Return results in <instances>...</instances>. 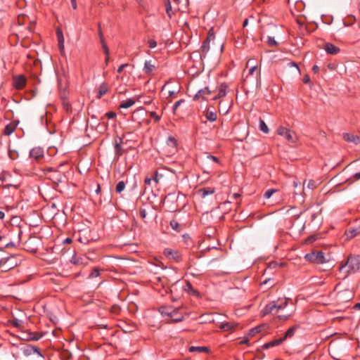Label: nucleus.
Returning a JSON list of instances; mask_svg holds the SVG:
<instances>
[{"label": "nucleus", "mask_w": 360, "mask_h": 360, "mask_svg": "<svg viewBox=\"0 0 360 360\" xmlns=\"http://www.w3.org/2000/svg\"><path fill=\"white\" fill-rule=\"evenodd\" d=\"M288 305V300L286 298H279L276 301H273L266 304L263 309V315L268 314H276L279 310L283 309Z\"/></svg>", "instance_id": "f257e3e1"}, {"label": "nucleus", "mask_w": 360, "mask_h": 360, "mask_svg": "<svg viewBox=\"0 0 360 360\" xmlns=\"http://www.w3.org/2000/svg\"><path fill=\"white\" fill-rule=\"evenodd\" d=\"M345 268H347L346 271L348 274L355 273L360 271V256H349L345 264L340 266V271H342Z\"/></svg>", "instance_id": "f03ea898"}, {"label": "nucleus", "mask_w": 360, "mask_h": 360, "mask_svg": "<svg viewBox=\"0 0 360 360\" xmlns=\"http://www.w3.org/2000/svg\"><path fill=\"white\" fill-rule=\"evenodd\" d=\"M304 259L308 262L315 264H324L329 261V258H327L324 253L319 250H314L306 254Z\"/></svg>", "instance_id": "7ed1b4c3"}, {"label": "nucleus", "mask_w": 360, "mask_h": 360, "mask_svg": "<svg viewBox=\"0 0 360 360\" xmlns=\"http://www.w3.org/2000/svg\"><path fill=\"white\" fill-rule=\"evenodd\" d=\"M16 266V258L14 256H10L0 259V267L3 271H7Z\"/></svg>", "instance_id": "20e7f679"}, {"label": "nucleus", "mask_w": 360, "mask_h": 360, "mask_svg": "<svg viewBox=\"0 0 360 360\" xmlns=\"http://www.w3.org/2000/svg\"><path fill=\"white\" fill-rule=\"evenodd\" d=\"M277 134L280 136H284L290 143H295L297 140L294 132L282 126L277 129Z\"/></svg>", "instance_id": "39448f33"}, {"label": "nucleus", "mask_w": 360, "mask_h": 360, "mask_svg": "<svg viewBox=\"0 0 360 360\" xmlns=\"http://www.w3.org/2000/svg\"><path fill=\"white\" fill-rule=\"evenodd\" d=\"M47 171L51 172L49 178L56 184L62 182L65 179V175L53 167H49Z\"/></svg>", "instance_id": "423d86ee"}, {"label": "nucleus", "mask_w": 360, "mask_h": 360, "mask_svg": "<svg viewBox=\"0 0 360 360\" xmlns=\"http://www.w3.org/2000/svg\"><path fill=\"white\" fill-rule=\"evenodd\" d=\"M21 349L22 351L23 354L26 356H30L33 354H37L39 356L43 357V355L40 352L38 347L35 346L27 345L22 347Z\"/></svg>", "instance_id": "0eeeda50"}, {"label": "nucleus", "mask_w": 360, "mask_h": 360, "mask_svg": "<svg viewBox=\"0 0 360 360\" xmlns=\"http://www.w3.org/2000/svg\"><path fill=\"white\" fill-rule=\"evenodd\" d=\"M26 84V78L24 75H20L13 77V85L17 89H22Z\"/></svg>", "instance_id": "6e6552de"}, {"label": "nucleus", "mask_w": 360, "mask_h": 360, "mask_svg": "<svg viewBox=\"0 0 360 360\" xmlns=\"http://www.w3.org/2000/svg\"><path fill=\"white\" fill-rule=\"evenodd\" d=\"M164 254L166 257L173 259L175 262H180L181 260V255L177 250L167 248L164 250Z\"/></svg>", "instance_id": "1a4fd4ad"}, {"label": "nucleus", "mask_w": 360, "mask_h": 360, "mask_svg": "<svg viewBox=\"0 0 360 360\" xmlns=\"http://www.w3.org/2000/svg\"><path fill=\"white\" fill-rule=\"evenodd\" d=\"M123 143V140L120 137H117L115 139V155L118 158L122 155L124 153V150L122 148V144Z\"/></svg>", "instance_id": "9d476101"}, {"label": "nucleus", "mask_w": 360, "mask_h": 360, "mask_svg": "<svg viewBox=\"0 0 360 360\" xmlns=\"http://www.w3.org/2000/svg\"><path fill=\"white\" fill-rule=\"evenodd\" d=\"M212 91L209 89V87H205L204 89H200L196 94L194 96L195 100H198L202 98L205 100L207 96H210L212 94Z\"/></svg>", "instance_id": "9b49d317"}, {"label": "nucleus", "mask_w": 360, "mask_h": 360, "mask_svg": "<svg viewBox=\"0 0 360 360\" xmlns=\"http://www.w3.org/2000/svg\"><path fill=\"white\" fill-rule=\"evenodd\" d=\"M176 307L172 306H162L159 308V312L162 315L170 318Z\"/></svg>", "instance_id": "f8f14e48"}, {"label": "nucleus", "mask_w": 360, "mask_h": 360, "mask_svg": "<svg viewBox=\"0 0 360 360\" xmlns=\"http://www.w3.org/2000/svg\"><path fill=\"white\" fill-rule=\"evenodd\" d=\"M156 70V66L152 64L150 60H146L144 63L143 72L147 75H153L154 70Z\"/></svg>", "instance_id": "ddd939ff"}, {"label": "nucleus", "mask_w": 360, "mask_h": 360, "mask_svg": "<svg viewBox=\"0 0 360 360\" xmlns=\"http://www.w3.org/2000/svg\"><path fill=\"white\" fill-rule=\"evenodd\" d=\"M324 49L327 53L331 55H336L340 52V49L331 43H326Z\"/></svg>", "instance_id": "4468645a"}, {"label": "nucleus", "mask_w": 360, "mask_h": 360, "mask_svg": "<svg viewBox=\"0 0 360 360\" xmlns=\"http://www.w3.org/2000/svg\"><path fill=\"white\" fill-rule=\"evenodd\" d=\"M183 289L189 295H193L197 297L200 296L199 292L193 288L191 282L189 281L186 282V284L184 285Z\"/></svg>", "instance_id": "2eb2a0df"}, {"label": "nucleus", "mask_w": 360, "mask_h": 360, "mask_svg": "<svg viewBox=\"0 0 360 360\" xmlns=\"http://www.w3.org/2000/svg\"><path fill=\"white\" fill-rule=\"evenodd\" d=\"M210 41H209V39H205L202 44L200 47V58L202 60H203L207 56V54L210 50Z\"/></svg>", "instance_id": "dca6fc26"}, {"label": "nucleus", "mask_w": 360, "mask_h": 360, "mask_svg": "<svg viewBox=\"0 0 360 360\" xmlns=\"http://www.w3.org/2000/svg\"><path fill=\"white\" fill-rule=\"evenodd\" d=\"M343 139L347 142L354 143L358 144L360 143V137L351 134L345 133L343 134Z\"/></svg>", "instance_id": "f3484780"}, {"label": "nucleus", "mask_w": 360, "mask_h": 360, "mask_svg": "<svg viewBox=\"0 0 360 360\" xmlns=\"http://www.w3.org/2000/svg\"><path fill=\"white\" fill-rule=\"evenodd\" d=\"M170 319L173 323H179L183 321L184 315L179 312V309L178 308H176L174 311L172 313Z\"/></svg>", "instance_id": "a211bd4d"}, {"label": "nucleus", "mask_w": 360, "mask_h": 360, "mask_svg": "<svg viewBox=\"0 0 360 360\" xmlns=\"http://www.w3.org/2000/svg\"><path fill=\"white\" fill-rule=\"evenodd\" d=\"M227 87L228 86L226 83L221 84L219 88L218 94L213 98V100H217L218 98L224 97L226 95Z\"/></svg>", "instance_id": "6ab92c4d"}, {"label": "nucleus", "mask_w": 360, "mask_h": 360, "mask_svg": "<svg viewBox=\"0 0 360 360\" xmlns=\"http://www.w3.org/2000/svg\"><path fill=\"white\" fill-rule=\"evenodd\" d=\"M283 342V339H282V338H278V339H275V340H273L271 341H269V342L264 344L262 347H263V349H267L270 347L279 345Z\"/></svg>", "instance_id": "aec40b11"}, {"label": "nucleus", "mask_w": 360, "mask_h": 360, "mask_svg": "<svg viewBox=\"0 0 360 360\" xmlns=\"http://www.w3.org/2000/svg\"><path fill=\"white\" fill-rule=\"evenodd\" d=\"M30 155L31 158L38 160L44 156V153L41 148H35L30 150Z\"/></svg>", "instance_id": "412c9836"}, {"label": "nucleus", "mask_w": 360, "mask_h": 360, "mask_svg": "<svg viewBox=\"0 0 360 360\" xmlns=\"http://www.w3.org/2000/svg\"><path fill=\"white\" fill-rule=\"evenodd\" d=\"M17 123L15 122L8 124L4 128V134L6 136L11 135L15 131Z\"/></svg>", "instance_id": "4be33fe9"}, {"label": "nucleus", "mask_w": 360, "mask_h": 360, "mask_svg": "<svg viewBox=\"0 0 360 360\" xmlns=\"http://www.w3.org/2000/svg\"><path fill=\"white\" fill-rule=\"evenodd\" d=\"M215 192V189L210 187L202 188L198 190V193L202 197L205 198L208 195L213 194Z\"/></svg>", "instance_id": "5701e85b"}, {"label": "nucleus", "mask_w": 360, "mask_h": 360, "mask_svg": "<svg viewBox=\"0 0 360 360\" xmlns=\"http://www.w3.org/2000/svg\"><path fill=\"white\" fill-rule=\"evenodd\" d=\"M293 186L294 188L297 190L294 191L295 195H299L302 194L304 192V185H302V184L297 181H293Z\"/></svg>", "instance_id": "b1692460"}, {"label": "nucleus", "mask_w": 360, "mask_h": 360, "mask_svg": "<svg viewBox=\"0 0 360 360\" xmlns=\"http://www.w3.org/2000/svg\"><path fill=\"white\" fill-rule=\"evenodd\" d=\"M108 91V85L105 83H103L99 86L97 98H101L105 95Z\"/></svg>", "instance_id": "393cba45"}, {"label": "nucleus", "mask_w": 360, "mask_h": 360, "mask_svg": "<svg viewBox=\"0 0 360 360\" xmlns=\"http://www.w3.org/2000/svg\"><path fill=\"white\" fill-rule=\"evenodd\" d=\"M266 328V325H259V326H257L253 328H252L250 331H249V333L248 335L250 336H255L256 334L260 333L262 330H264V328Z\"/></svg>", "instance_id": "a878e982"}, {"label": "nucleus", "mask_w": 360, "mask_h": 360, "mask_svg": "<svg viewBox=\"0 0 360 360\" xmlns=\"http://www.w3.org/2000/svg\"><path fill=\"white\" fill-rule=\"evenodd\" d=\"M205 117L210 122H214L217 120V115L215 112L211 111L208 109L205 112Z\"/></svg>", "instance_id": "bb28decb"}, {"label": "nucleus", "mask_w": 360, "mask_h": 360, "mask_svg": "<svg viewBox=\"0 0 360 360\" xmlns=\"http://www.w3.org/2000/svg\"><path fill=\"white\" fill-rule=\"evenodd\" d=\"M188 351L191 352H199V353H201V352H209V348L207 347H195V346H191V347H189Z\"/></svg>", "instance_id": "cd10ccee"}, {"label": "nucleus", "mask_w": 360, "mask_h": 360, "mask_svg": "<svg viewBox=\"0 0 360 360\" xmlns=\"http://www.w3.org/2000/svg\"><path fill=\"white\" fill-rule=\"evenodd\" d=\"M57 36L58 40V47L60 51L64 49V37L62 32L57 30Z\"/></svg>", "instance_id": "c85d7f7f"}, {"label": "nucleus", "mask_w": 360, "mask_h": 360, "mask_svg": "<svg viewBox=\"0 0 360 360\" xmlns=\"http://www.w3.org/2000/svg\"><path fill=\"white\" fill-rule=\"evenodd\" d=\"M297 327L292 326L289 328L287 331L285 333V335L283 337H282V339H283V341L287 339L288 338H291L294 335L295 331L296 330Z\"/></svg>", "instance_id": "c756f323"}, {"label": "nucleus", "mask_w": 360, "mask_h": 360, "mask_svg": "<svg viewBox=\"0 0 360 360\" xmlns=\"http://www.w3.org/2000/svg\"><path fill=\"white\" fill-rule=\"evenodd\" d=\"M135 101L133 99L129 98L127 100L123 101L120 105V108H128L134 104Z\"/></svg>", "instance_id": "7c9ffc66"}, {"label": "nucleus", "mask_w": 360, "mask_h": 360, "mask_svg": "<svg viewBox=\"0 0 360 360\" xmlns=\"http://www.w3.org/2000/svg\"><path fill=\"white\" fill-rule=\"evenodd\" d=\"M360 233V227L350 229L348 232H347V235L349 238H353Z\"/></svg>", "instance_id": "2f4dec72"}, {"label": "nucleus", "mask_w": 360, "mask_h": 360, "mask_svg": "<svg viewBox=\"0 0 360 360\" xmlns=\"http://www.w3.org/2000/svg\"><path fill=\"white\" fill-rule=\"evenodd\" d=\"M170 226L173 230L177 232H180L181 231V226L174 219L170 221Z\"/></svg>", "instance_id": "473e14b6"}, {"label": "nucleus", "mask_w": 360, "mask_h": 360, "mask_svg": "<svg viewBox=\"0 0 360 360\" xmlns=\"http://www.w3.org/2000/svg\"><path fill=\"white\" fill-rule=\"evenodd\" d=\"M259 129L265 134L269 132V129L263 120H259Z\"/></svg>", "instance_id": "72a5a7b5"}, {"label": "nucleus", "mask_w": 360, "mask_h": 360, "mask_svg": "<svg viewBox=\"0 0 360 360\" xmlns=\"http://www.w3.org/2000/svg\"><path fill=\"white\" fill-rule=\"evenodd\" d=\"M41 338V335L34 333H30L25 338L27 340H38Z\"/></svg>", "instance_id": "f704fd0d"}, {"label": "nucleus", "mask_w": 360, "mask_h": 360, "mask_svg": "<svg viewBox=\"0 0 360 360\" xmlns=\"http://www.w3.org/2000/svg\"><path fill=\"white\" fill-rule=\"evenodd\" d=\"M165 9H166V13H167V15L169 18H172V5H171L169 0H167L165 1Z\"/></svg>", "instance_id": "c9c22d12"}, {"label": "nucleus", "mask_w": 360, "mask_h": 360, "mask_svg": "<svg viewBox=\"0 0 360 360\" xmlns=\"http://www.w3.org/2000/svg\"><path fill=\"white\" fill-rule=\"evenodd\" d=\"M100 271H101V269L99 268H94L91 272L90 273L89 276V278H96L98 276H100Z\"/></svg>", "instance_id": "e433bc0d"}, {"label": "nucleus", "mask_w": 360, "mask_h": 360, "mask_svg": "<svg viewBox=\"0 0 360 360\" xmlns=\"http://www.w3.org/2000/svg\"><path fill=\"white\" fill-rule=\"evenodd\" d=\"M125 188V183L123 181H119L116 185V192L121 193Z\"/></svg>", "instance_id": "4c0bfd02"}, {"label": "nucleus", "mask_w": 360, "mask_h": 360, "mask_svg": "<svg viewBox=\"0 0 360 360\" xmlns=\"http://www.w3.org/2000/svg\"><path fill=\"white\" fill-rule=\"evenodd\" d=\"M233 327L234 324L229 322L222 323L221 326V328L226 331L231 330Z\"/></svg>", "instance_id": "58836bf2"}, {"label": "nucleus", "mask_w": 360, "mask_h": 360, "mask_svg": "<svg viewBox=\"0 0 360 360\" xmlns=\"http://www.w3.org/2000/svg\"><path fill=\"white\" fill-rule=\"evenodd\" d=\"M71 262L75 265H79L82 264V259L77 257L76 255H73L71 258Z\"/></svg>", "instance_id": "ea45409f"}, {"label": "nucleus", "mask_w": 360, "mask_h": 360, "mask_svg": "<svg viewBox=\"0 0 360 360\" xmlns=\"http://www.w3.org/2000/svg\"><path fill=\"white\" fill-rule=\"evenodd\" d=\"M277 191V190L276 189H274V188H271V189H268L267 191H265V193H264V197L266 199L269 198L274 193H276Z\"/></svg>", "instance_id": "a19ab883"}, {"label": "nucleus", "mask_w": 360, "mask_h": 360, "mask_svg": "<svg viewBox=\"0 0 360 360\" xmlns=\"http://www.w3.org/2000/svg\"><path fill=\"white\" fill-rule=\"evenodd\" d=\"M266 43L271 47L277 46V42L276 41L275 39L272 37H268Z\"/></svg>", "instance_id": "79ce46f5"}, {"label": "nucleus", "mask_w": 360, "mask_h": 360, "mask_svg": "<svg viewBox=\"0 0 360 360\" xmlns=\"http://www.w3.org/2000/svg\"><path fill=\"white\" fill-rule=\"evenodd\" d=\"M163 176V174L160 173L158 170H156L154 174V176L153 177V180L158 184L161 177Z\"/></svg>", "instance_id": "37998d69"}, {"label": "nucleus", "mask_w": 360, "mask_h": 360, "mask_svg": "<svg viewBox=\"0 0 360 360\" xmlns=\"http://www.w3.org/2000/svg\"><path fill=\"white\" fill-rule=\"evenodd\" d=\"M318 186V183L314 181V180H312V179H310L307 184V188H309V189H314L317 187Z\"/></svg>", "instance_id": "c03bdc74"}, {"label": "nucleus", "mask_w": 360, "mask_h": 360, "mask_svg": "<svg viewBox=\"0 0 360 360\" xmlns=\"http://www.w3.org/2000/svg\"><path fill=\"white\" fill-rule=\"evenodd\" d=\"M150 117L153 119H154V121L155 122H158L161 118L160 115H158L155 112L151 111L149 112Z\"/></svg>", "instance_id": "a18cd8bd"}, {"label": "nucleus", "mask_w": 360, "mask_h": 360, "mask_svg": "<svg viewBox=\"0 0 360 360\" xmlns=\"http://www.w3.org/2000/svg\"><path fill=\"white\" fill-rule=\"evenodd\" d=\"M101 43L102 44V48L105 56H108L110 54V51L107 44L105 42V39H103V41H101Z\"/></svg>", "instance_id": "49530a36"}, {"label": "nucleus", "mask_w": 360, "mask_h": 360, "mask_svg": "<svg viewBox=\"0 0 360 360\" xmlns=\"http://www.w3.org/2000/svg\"><path fill=\"white\" fill-rule=\"evenodd\" d=\"M167 144L172 147H175L176 146V140L175 139V138L169 136L167 139Z\"/></svg>", "instance_id": "de8ad7c7"}, {"label": "nucleus", "mask_w": 360, "mask_h": 360, "mask_svg": "<svg viewBox=\"0 0 360 360\" xmlns=\"http://www.w3.org/2000/svg\"><path fill=\"white\" fill-rule=\"evenodd\" d=\"M120 307L117 304H115L111 307V312L113 314H117L120 312Z\"/></svg>", "instance_id": "09e8293b"}, {"label": "nucleus", "mask_w": 360, "mask_h": 360, "mask_svg": "<svg viewBox=\"0 0 360 360\" xmlns=\"http://www.w3.org/2000/svg\"><path fill=\"white\" fill-rule=\"evenodd\" d=\"M288 65L290 68H295V70L297 72V73H300V69L297 66V64L295 62H290V63H288Z\"/></svg>", "instance_id": "8fccbe9b"}, {"label": "nucleus", "mask_w": 360, "mask_h": 360, "mask_svg": "<svg viewBox=\"0 0 360 360\" xmlns=\"http://www.w3.org/2000/svg\"><path fill=\"white\" fill-rule=\"evenodd\" d=\"M139 212H140V216L142 218V219L144 220L145 222H146V218L147 213H146V210H144L143 208H140Z\"/></svg>", "instance_id": "3c124183"}, {"label": "nucleus", "mask_w": 360, "mask_h": 360, "mask_svg": "<svg viewBox=\"0 0 360 360\" xmlns=\"http://www.w3.org/2000/svg\"><path fill=\"white\" fill-rule=\"evenodd\" d=\"M148 46L150 49H153V48H155L157 46V42L154 39H149L148 41Z\"/></svg>", "instance_id": "603ef678"}, {"label": "nucleus", "mask_w": 360, "mask_h": 360, "mask_svg": "<svg viewBox=\"0 0 360 360\" xmlns=\"http://www.w3.org/2000/svg\"><path fill=\"white\" fill-rule=\"evenodd\" d=\"M98 36L100 38V41H103V39H104V37H103V32L101 30V27L100 23H98Z\"/></svg>", "instance_id": "864d4df0"}, {"label": "nucleus", "mask_w": 360, "mask_h": 360, "mask_svg": "<svg viewBox=\"0 0 360 360\" xmlns=\"http://www.w3.org/2000/svg\"><path fill=\"white\" fill-rule=\"evenodd\" d=\"M184 101L183 100H179V101H177L176 102H175V103L174 104V106H173V112H175V111L176 110V109L179 107V105L181 104V103H183Z\"/></svg>", "instance_id": "5fc2aeb1"}, {"label": "nucleus", "mask_w": 360, "mask_h": 360, "mask_svg": "<svg viewBox=\"0 0 360 360\" xmlns=\"http://www.w3.org/2000/svg\"><path fill=\"white\" fill-rule=\"evenodd\" d=\"M127 66H129V63H124V64L121 65L118 68V69H117V72L118 73H121V72L123 71V70H124L126 67H127Z\"/></svg>", "instance_id": "6e6d98bb"}, {"label": "nucleus", "mask_w": 360, "mask_h": 360, "mask_svg": "<svg viewBox=\"0 0 360 360\" xmlns=\"http://www.w3.org/2000/svg\"><path fill=\"white\" fill-rule=\"evenodd\" d=\"M105 116L108 118V119H112L114 117H116V113L114 112H108L106 114H105Z\"/></svg>", "instance_id": "4d7b16f0"}, {"label": "nucleus", "mask_w": 360, "mask_h": 360, "mask_svg": "<svg viewBox=\"0 0 360 360\" xmlns=\"http://www.w3.org/2000/svg\"><path fill=\"white\" fill-rule=\"evenodd\" d=\"M207 158L210 159V160H212L213 162H214L216 163H219L218 158H217V157H215L214 155H207Z\"/></svg>", "instance_id": "13d9d810"}, {"label": "nucleus", "mask_w": 360, "mask_h": 360, "mask_svg": "<svg viewBox=\"0 0 360 360\" xmlns=\"http://www.w3.org/2000/svg\"><path fill=\"white\" fill-rule=\"evenodd\" d=\"M60 98H62L63 101L66 100L67 94H66L65 90L60 91Z\"/></svg>", "instance_id": "bf43d9fd"}, {"label": "nucleus", "mask_w": 360, "mask_h": 360, "mask_svg": "<svg viewBox=\"0 0 360 360\" xmlns=\"http://www.w3.org/2000/svg\"><path fill=\"white\" fill-rule=\"evenodd\" d=\"M302 82H303V83H304V84H308V83H309V82H310V78H309V75H305L303 77Z\"/></svg>", "instance_id": "052dcab7"}, {"label": "nucleus", "mask_w": 360, "mask_h": 360, "mask_svg": "<svg viewBox=\"0 0 360 360\" xmlns=\"http://www.w3.org/2000/svg\"><path fill=\"white\" fill-rule=\"evenodd\" d=\"M214 39V35L213 33H211V31L208 32V35L206 38V39H209V41Z\"/></svg>", "instance_id": "680f3d73"}, {"label": "nucleus", "mask_w": 360, "mask_h": 360, "mask_svg": "<svg viewBox=\"0 0 360 360\" xmlns=\"http://www.w3.org/2000/svg\"><path fill=\"white\" fill-rule=\"evenodd\" d=\"M353 179L354 181L360 180V171L353 175Z\"/></svg>", "instance_id": "e2e57ef3"}, {"label": "nucleus", "mask_w": 360, "mask_h": 360, "mask_svg": "<svg viewBox=\"0 0 360 360\" xmlns=\"http://www.w3.org/2000/svg\"><path fill=\"white\" fill-rule=\"evenodd\" d=\"M78 240L84 244H87L89 243V240H87L86 238H82V237H79Z\"/></svg>", "instance_id": "0e129e2a"}, {"label": "nucleus", "mask_w": 360, "mask_h": 360, "mask_svg": "<svg viewBox=\"0 0 360 360\" xmlns=\"http://www.w3.org/2000/svg\"><path fill=\"white\" fill-rule=\"evenodd\" d=\"M70 2H71V5H72V8L73 9H77V6L76 0H70Z\"/></svg>", "instance_id": "69168bd1"}, {"label": "nucleus", "mask_w": 360, "mask_h": 360, "mask_svg": "<svg viewBox=\"0 0 360 360\" xmlns=\"http://www.w3.org/2000/svg\"><path fill=\"white\" fill-rule=\"evenodd\" d=\"M34 25H35V22H30V26L28 27V30H29V31H30V32H32V30H33V29H34Z\"/></svg>", "instance_id": "338daca9"}, {"label": "nucleus", "mask_w": 360, "mask_h": 360, "mask_svg": "<svg viewBox=\"0 0 360 360\" xmlns=\"http://www.w3.org/2000/svg\"><path fill=\"white\" fill-rule=\"evenodd\" d=\"M312 70L314 71V73H317L319 72V68L318 65H314L313 67H312Z\"/></svg>", "instance_id": "774afa93"}]
</instances>
